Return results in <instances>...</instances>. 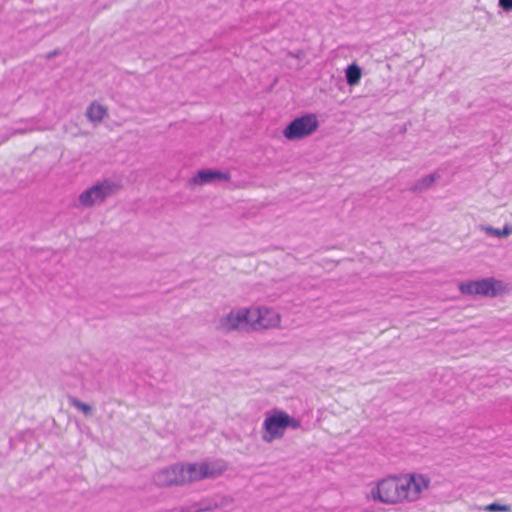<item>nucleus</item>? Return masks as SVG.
Segmentation results:
<instances>
[{
    "label": "nucleus",
    "mask_w": 512,
    "mask_h": 512,
    "mask_svg": "<svg viewBox=\"0 0 512 512\" xmlns=\"http://www.w3.org/2000/svg\"><path fill=\"white\" fill-rule=\"evenodd\" d=\"M430 485V479L422 474L389 476L377 482L371 489V497L387 505H405L418 501Z\"/></svg>",
    "instance_id": "1"
},
{
    "label": "nucleus",
    "mask_w": 512,
    "mask_h": 512,
    "mask_svg": "<svg viewBox=\"0 0 512 512\" xmlns=\"http://www.w3.org/2000/svg\"><path fill=\"white\" fill-rule=\"evenodd\" d=\"M226 469L223 461L202 462L193 464H174L164 468L154 475V482L158 486L182 485L187 482L213 478Z\"/></svg>",
    "instance_id": "2"
},
{
    "label": "nucleus",
    "mask_w": 512,
    "mask_h": 512,
    "mask_svg": "<svg viewBox=\"0 0 512 512\" xmlns=\"http://www.w3.org/2000/svg\"><path fill=\"white\" fill-rule=\"evenodd\" d=\"M288 428L292 430L301 428V421L283 410L274 409L267 413L263 421L262 440L266 443H271L274 440L281 439Z\"/></svg>",
    "instance_id": "3"
},
{
    "label": "nucleus",
    "mask_w": 512,
    "mask_h": 512,
    "mask_svg": "<svg viewBox=\"0 0 512 512\" xmlns=\"http://www.w3.org/2000/svg\"><path fill=\"white\" fill-rule=\"evenodd\" d=\"M119 188L120 186L110 179L97 182L80 193L78 196V207L91 208L95 205L102 204Z\"/></svg>",
    "instance_id": "4"
},
{
    "label": "nucleus",
    "mask_w": 512,
    "mask_h": 512,
    "mask_svg": "<svg viewBox=\"0 0 512 512\" xmlns=\"http://www.w3.org/2000/svg\"><path fill=\"white\" fill-rule=\"evenodd\" d=\"M319 126L315 114H304L293 119L283 130V136L290 141L303 139L313 134Z\"/></svg>",
    "instance_id": "5"
},
{
    "label": "nucleus",
    "mask_w": 512,
    "mask_h": 512,
    "mask_svg": "<svg viewBox=\"0 0 512 512\" xmlns=\"http://www.w3.org/2000/svg\"><path fill=\"white\" fill-rule=\"evenodd\" d=\"M250 328L253 330L275 328L280 325V314L269 307L249 308Z\"/></svg>",
    "instance_id": "6"
},
{
    "label": "nucleus",
    "mask_w": 512,
    "mask_h": 512,
    "mask_svg": "<svg viewBox=\"0 0 512 512\" xmlns=\"http://www.w3.org/2000/svg\"><path fill=\"white\" fill-rule=\"evenodd\" d=\"M501 286V282L494 278H484L476 281L463 282L459 285V290L464 295H481L495 297Z\"/></svg>",
    "instance_id": "7"
},
{
    "label": "nucleus",
    "mask_w": 512,
    "mask_h": 512,
    "mask_svg": "<svg viewBox=\"0 0 512 512\" xmlns=\"http://www.w3.org/2000/svg\"><path fill=\"white\" fill-rule=\"evenodd\" d=\"M246 326H250L249 308H237L232 309L227 315L219 319L217 330L229 333Z\"/></svg>",
    "instance_id": "8"
},
{
    "label": "nucleus",
    "mask_w": 512,
    "mask_h": 512,
    "mask_svg": "<svg viewBox=\"0 0 512 512\" xmlns=\"http://www.w3.org/2000/svg\"><path fill=\"white\" fill-rule=\"evenodd\" d=\"M229 181L230 174L228 172H222L213 169H203L197 172L193 177V183L196 185H205L213 181Z\"/></svg>",
    "instance_id": "9"
},
{
    "label": "nucleus",
    "mask_w": 512,
    "mask_h": 512,
    "mask_svg": "<svg viewBox=\"0 0 512 512\" xmlns=\"http://www.w3.org/2000/svg\"><path fill=\"white\" fill-rule=\"evenodd\" d=\"M362 76L361 68L355 64H350L345 70L346 82L350 86H355L360 82Z\"/></svg>",
    "instance_id": "10"
},
{
    "label": "nucleus",
    "mask_w": 512,
    "mask_h": 512,
    "mask_svg": "<svg viewBox=\"0 0 512 512\" xmlns=\"http://www.w3.org/2000/svg\"><path fill=\"white\" fill-rule=\"evenodd\" d=\"M86 115L90 121L100 122L106 115V109L98 103H92L87 108Z\"/></svg>",
    "instance_id": "11"
},
{
    "label": "nucleus",
    "mask_w": 512,
    "mask_h": 512,
    "mask_svg": "<svg viewBox=\"0 0 512 512\" xmlns=\"http://www.w3.org/2000/svg\"><path fill=\"white\" fill-rule=\"evenodd\" d=\"M436 180V176L434 174L427 175L420 180H418L414 186L412 187V191L414 192H422L428 189Z\"/></svg>",
    "instance_id": "12"
},
{
    "label": "nucleus",
    "mask_w": 512,
    "mask_h": 512,
    "mask_svg": "<svg viewBox=\"0 0 512 512\" xmlns=\"http://www.w3.org/2000/svg\"><path fill=\"white\" fill-rule=\"evenodd\" d=\"M485 231L488 235H491V236L506 237L512 233V225L511 226L505 225L502 230L488 226V227H485Z\"/></svg>",
    "instance_id": "13"
},
{
    "label": "nucleus",
    "mask_w": 512,
    "mask_h": 512,
    "mask_svg": "<svg viewBox=\"0 0 512 512\" xmlns=\"http://www.w3.org/2000/svg\"><path fill=\"white\" fill-rule=\"evenodd\" d=\"M70 404L76 409L82 411L85 415H90L92 408L90 405L80 401L77 398H70Z\"/></svg>",
    "instance_id": "14"
},
{
    "label": "nucleus",
    "mask_w": 512,
    "mask_h": 512,
    "mask_svg": "<svg viewBox=\"0 0 512 512\" xmlns=\"http://www.w3.org/2000/svg\"><path fill=\"white\" fill-rule=\"evenodd\" d=\"M486 511L489 512H496V511H510V506L508 505H501L498 503H491L485 508Z\"/></svg>",
    "instance_id": "15"
},
{
    "label": "nucleus",
    "mask_w": 512,
    "mask_h": 512,
    "mask_svg": "<svg viewBox=\"0 0 512 512\" xmlns=\"http://www.w3.org/2000/svg\"><path fill=\"white\" fill-rule=\"evenodd\" d=\"M499 6L504 11H511L512 10V0H499Z\"/></svg>",
    "instance_id": "16"
},
{
    "label": "nucleus",
    "mask_w": 512,
    "mask_h": 512,
    "mask_svg": "<svg viewBox=\"0 0 512 512\" xmlns=\"http://www.w3.org/2000/svg\"><path fill=\"white\" fill-rule=\"evenodd\" d=\"M33 128H18V129H15L12 134H23V133H26V132H29V131H32Z\"/></svg>",
    "instance_id": "17"
}]
</instances>
